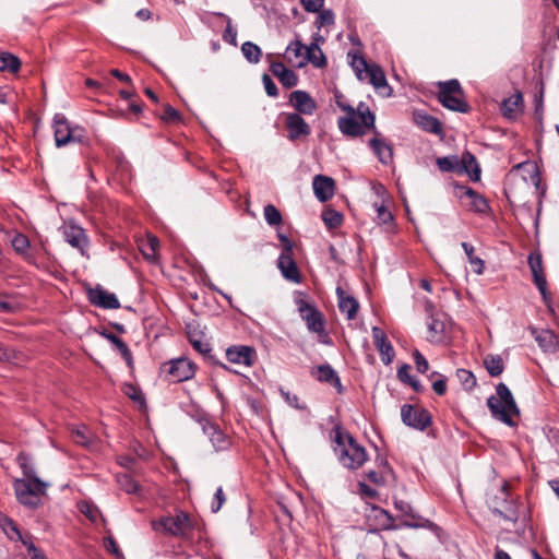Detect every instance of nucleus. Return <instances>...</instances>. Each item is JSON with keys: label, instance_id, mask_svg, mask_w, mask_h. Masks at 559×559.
I'll use <instances>...</instances> for the list:
<instances>
[{"label": "nucleus", "instance_id": "nucleus-1", "mask_svg": "<svg viewBox=\"0 0 559 559\" xmlns=\"http://www.w3.org/2000/svg\"><path fill=\"white\" fill-rule=\"evenodd\" d=\"M521 412L510 389L504 383L496 386L491 395V417L509 427H516Z\"/></svg>", "mask_w": 559, "mask_h": 559}, {"label": "nucleus", "instance_id": "nucleus-2", "mask_svg": "<svg viewBox=\"0 0 559 559\" xmlns=\"http://www.w3.org/2000/svg\"><path fill=\"white\" fill-rule=\"evenodd\" d=\"M335 442L334 451L344 467L357 469L367 461L365 448L358 444L352 436L337 432Z\"/></svg>", "mask_w": 559, "mask_h": 559}, {"label": "nucleus", "instance_id": "nucleus-3", "mask_svg": "<svg viewBox=\"0 0 559 559\" xmlns=\"http://www.w3.org/2000/svg\"><path fill=\"white\" fill-rule=\"evenodd\" d=\"M439 169L447 173L467 175L473 181L480 179V167L476 158L469 152H465L460 158L456 155L439 157L436 160Z\"/></svg>", "mask_w": 559, "mask_h": 559}, {"label": "nucleus", "instance_id": "nucleus-4", "mask_svg": "<svg viewBox=\"0 0 559 559\" xmlns=\"http://www.w3.org/2000/svg\"><path fill=\"white\" fill-rule=\"evenodd\" d=\"M46 487L47 484L39 478H15L13 481V488L17 501L31 509L38 507L40 498L46 491Z\"/></svg>", "mask_w": 559, "mask_h": 559}, {"label": "nucleus", "instance_id": "nucleus-5", "mask_svg": "<svg viewBox=\"0 0 559 559\" xmlns=\"http://www.w3.org/2000/svg\"><path fill=\"white\" fill-rule=\"evenodd\" d=\"M438 99L448 109L466 112L468 105L463 99V91L457 80L438 83Z\"/></svg>", "mask_w": 559, "mask_h": 559}, {"label": "nucleus", "instance_id": "nucleus-6", "mask_svg": "<svg viewBox=\"0 0 559 559\" xmlns=\"http://www.w3.org/2000/svg\"><path fill=\"white\" fill-rule=\"evenodd\" d=\"M499 486L500 488L495 496L493 512L514 523L519 519L518 497L510 492V485L503 479L500 480Z\"/></svg>", "mask_w": 559, "mask_h": 559}, {"label": "nucleus", "instance_id": "nucleus-7", "mask_svg": "<svg viewBox=\"0 0 559 559\" xmlns=\"http://www.w3.org/2000/svg\"><path fill=\"white\" fill-rule=\"evenodd\" d=\"M153 531L174 536H183L191 527V520L185 512L175 516H164L151 522Z\"/></svg>", "mask_w": 559, "mask_h": 559}, {"label": "nucleus", "instance_id": "nucleus-8", "mask_svg": "<svg viewBox=\"0 0 559 559\" xmlns=\"http://www.w3.org/2000/svg\"><path fill=\"white\" fill-rule=\"evenodd\" d=\"M55 142L58 147L71 143L82 142L85 132L80 127H72L67 118L57 114L53 118Z\"/></svg>", "mask_w": 559, "mask_h": 559}, {"label": "nucleus", "instance_id": "nucleus-9", "mask_svg": "<svg viewBox=\"0 0 559 559\" xmlns=\"http://www.w3.org/2000/svg\"><path fill=\"white\" fill-rule=\"evenodd\" d=\"M298 311L302 320L306 321L308 330L317 333L320 341L328 344L329 341L322 338L328 336L324 334V321L321 312L302 299L298 301Z\"/></svg>", "mask_w": 559, "mask_h": 559}, {"label": "nucleus", "instance_id": "nucleus-10", "mask_svg": "<svg viewBox=\"0 0 559 559\" xmlns=\"http://www.w3.org/2000/svg\"><path fill=\"white\" fill-rule=\"evenodd\" d=\"M402 421L412 428L425 430L431 424V416L428 411L405 404L401 408Z\"/></svg>", "mask_w": 559, "mask_h": 559}, {"label": "nucleus", "instance_id": "nucleus-11", "mask_svg": "<svg viewBox=\"0 0 559 559\" xmlns=\"http://www.w3.org/2000/svg\"><path fill=\"white\" fill-rule=\"evenodd\" d=\"M284 123L288 131L287 138L295 142L307 139L311 133L309 123L297 112L283 114Z\"/></svg>", "mask_w": 559, "mask_h": 559}, {"label": "nucleus", "instance_id": "nucleus-12", "mask_svg": "<svg viewBox=\"0 0 559 559\" xmlns=\"http://www.w3.org/2000/svg\"><path fill=\"white\" fill-rule=\"evenodd\" d=\"M373 136L369 140L368 144L379 162L383 165H389L393 162V147L386 141L383 134L374 127L371 129Z\"/></svg>", "mask_w": 559, "mask_h": 559}, {"label": "nucleus", "instance_id": "nucleus-13", "mask_svg": "<svg viewBox=\"0 0 559 559\" xmlns=\"http://www.w3.org/2000/svg\"><path fill=\"white\" fill-rule=\"evenodd\" d=\"M64 240L73 248L78 249L82 255L88 246V238L82 227L73 222L64 223L61 227Z\"/></svg>", "mask_w": 559, "mask_h": 559}, {"label": "nucleus", "instance_id": "nucleus-14", "mask_svg": "<svg viewBox=\"0 0 559 559\" xmlns=\"http://www.w3.org/2000/svg\"><path fill=\"white\" fill-rule=\"evenodd\" d=\"M171 381L182 382L191 379L195 373V366L187 358H178L165 365Z\"/></svg>", "mask_w": 559, "mask_h": 559}, {"label": "nucleus", "instance_id": "nucleus-15", "mask_svg": "<svg viewBox=\"0 0 559 559\" xmlns=\"http://www.w3.org/2000/svg\"><path fill=\"white\" fill-rule=\"evenodd\" d=\"M523 108L524 100L520 91H516L508 98H504L500 105L501 115L510 121L515 120L523 112Z\"/></svg>", "mask_w": 559, "mask_h": 559}, {"label": "nucleus", "instance_id": "nucleus-16", "mask_svg": "<svg viewBox=\"0 0 559 559\" xmlns=\"http://www.w3.org/2000/svg\"><path fill=\"white\" fill-rule=\"evenodd\" d=\"M90 301L103 309H118L120 302L114 293H109L100 286L88 290Z\"/></svg>", "mask_w": 559, "mask_h": 559}, {"label": "nucleus", "instance_id": "nucleus-17", "mask_svg": "<svg viewBox=\"0 0 559 559\" xmlns=\"http://www.w3.org/2000/svg\"><path fill=\"white\" fill-rule=\"evenodd\" d=\"M200 425L204 435H206L215 450H225L228 448L229 441L226 435L218 428L217 425L207 419H201Z\"/></svg>", "mask_w": 559, "mask_h": 559}, {"label": "nucleus", "instance_id": "nucleus-18", "mask_svg": "<svg viewBox=\"0 0 559 559\" xmlns=\"http://www.w3.org/2000/svg\"><path fill=\"white\" fill-rule=\"evenodd\" d=\"M337 126L343 134L352 138L361 136L366 133V129H371L357 121L356 112L338 118Z\"/></svg>", "mask_w": 559, "mask_h": 559}, {"label": "nucleus", "instance_id": "nucleus-19", "mask_svg": "<svg viewBox=\"0 0 559 559\" xmlns=\"http://www.w3.org/2000/svg\"><path fill=\"white\" fill-rule=\"evenodd\" d=\"M528 265L533 274L534 283L543 295L544 299L547 296V282L543 272V262L539 253H531L528 257Z\"/></svg>", "mask_w": 559, "mask_h": 559}, {"label": "nucleus", "instance_id": "nucleus-20", "mask_svg": "<svg viewBox=\"0 0 559 559\" xmlns=\"http://www.w3.org/2000/svg\"><path fill=\"white\" fill-rule=\"evenodd\" d=\"M372 336L374 345L380 353L382 362L384 365H390L394 357V349L391 343L386 340L383 331L377 326L372 328Z\"/></svg>", "mask_w": 559, "mask_h": 559}, {"label": "nucleus", "instance_id": "nucleus-21", "mask_svg": "<svg viewBox=\"0 0 559 559\" xmlns=\"http://www.w3.org/2000/svg\"><path fill=\"white\" fill-rule=\"evenodd\" d=\"M289 102L297 114L312 115L317 108L316 102L305 91H294L289 96Z\"/></svg>", "mask_w": 559, "mask_h": 559}, {"label": "nucleus", "instance_id": "nucleus-22", "mask_svg": "<svg viewBox=\"0 0 559 559\" xmlns=\"http://www.w3.org/2000/svg\"><path fill=\"white\" fill-rule=\"evenodd\" d=\"M367 79L369 80L370 84L373 85V87L382 95V96H390L392 94V88L389 86L385 74L383 70L377 66L371 64L370 69L367 72Z\"/></svg>", "mask_w": 559, "mask_h": 559}, {"label": "nucleus", "instance_id": "nucleus-23", "mask_svg": "<svg viewBox=\"0 0 559 559\" xmlns=\"http://www.w3.org/2000/svg\"><path fill=\"white\" fill-rule=\"evenodd\" d=\"M311 374L320 382H325L334 386L338 393L343 392V386L336 371L328 364L320 365L311 371Z\"/></svg>", "mask_w": 559, "mask_h": 559}, {"label": "nucleus", "instance_id": "nucleus-24", "mask_svg": "<svg viewBox=\"0 0 559 559\" xmlns=\"http://www.w3.org/2000/svg\"><path fill=\"white\" fill-rule=\"evenodd\" d=\"M532 334L544 352L555 353L559 350V337L550 330H532Z\"/></svg>", "mask_w": 559, "mask_h": 559}, {"label": "nucleus", "instance_id": "nucleus-25", "mask_svg": "<svg viewBox=\"0 0 559 559\" xmlns=\"http://www.w3.org/2000/svg\"><path fill=\"white\" fill-rule=\"evenodd\" d=\"M253 353L249 346H233L226 350V357L233 364L249 367L253 364Z\"/></svg>", "mask_w": 559, "mask_h": 559}, {"label": "nucleus", "instance_id": "nucleus-26", "mask_svg": "<svg viewBox=\"0 0 559 559\" xmlns=\"http://www.w3.org/2000/svg\"><path fill=\"white\" fill-rule=\"evenodd\" d=\"M313 190L318 200L325 202L334 194V180L323 175H317L313 179Z\"/></svg>", "mask_w": 559, "mask_h": 559}, {"label": "nucleus", "instance_id": "nucleus-27", "mask_svg": "<svg viewBox=\"0 0 559 559\" xmlns=\"http://www.w3.org/2000/svg\"><path fill=\"white\" fill-rule=\"evenodd\" d=\"M277 266L286 280L294 283L300 282V274L297 264L292 257V253H281L278 257Z\"/></svg>", "mask_w": 559, "mask_h": 559}, {"label": "nucleus", "instance_id": "nucleus-28", "mask_svg": "<svg viewBox=\"0 0 559 559\" xmlns=\"http://www.w3.org/2000/svg\"><path fill=\"white\" fill-rule=\"evenodd\" d=\"M2 526H3L4 533L8 535V537L10 539H15V540L21 542L23 544V546L27 549V551L29 550V545H35L33 543L32 535L22 534L21 531L19 530L16 523L13 520H11L10 518L3 516Z\"/></svg>", "mask_w": 559, "mask_h": 559}, {"label": "nucleus", "instance_id": "nucleus-29", "mask_svg": "<svg viewBox=\"0 0 559 559\" xmlns=\"http://www.w3.org/2000/svg\"><path fill=\"white\" fill-rule=\"evenodd\" d=\"M336 294L338 297L340 311L345 313L348 320L355 319L359 308L357 299L346 295V293L341 287H337Z\"/></svg>", "mask_w": 559, "mask_h": 559}, {"label": "nucleus", "instance_id": "nucleus-30", "mask_svg": "<svg viewBox=\"0 0 559 559\" xmlns=\"http://www.w3.org/2000/svg\"><path fill=\"white\" fill-rule=\"evenodd\" d=\"M414 120H415L416 124L419 128H421L424 131H427V132H430L433 134H440L442 131L440 121L437 118L429 116L425 112L415 111Z\"/></svg>", "mask_w": 559, "mask_h": 559}, {"label": "nucleus", "instance_id": "nucleus-31", "mask_svg": "<svg viewBox=\"0 0 559 559\" xmlns=\"http://www.w3.org/2000/svg\"><path fill=\"white\" fill-rule=\"evenodd\" d=\"M305 60L311 62L317 68L326 64V59L318 43H311L309 46H305Z\"/></svg>", "mask_w": 559, "mask_h": 559}, {"label": "nucleus", "instance_id": "nucleus-32", "mask_svg": "<svg viewBox=\"0 0 559 559\" xmlns=\"http://www.w3.org/2000/svg\"><path fill=\"white\" fill-rule=\"evenodd\" d=\"M159 248V241L157 237L153 235H148L146 240L143 241L140 246L141 252L144 258L151 262L156 261L157 259V250Z\"/></svg>", "mask_w": 559, "mask_h": 559}, {"label": "nucleus", "instance_id": "nucleus-33", "mask_svg": "<svg viewBox=\"0 0 559 559\" xmlns=\"http://www.w3.org/2000/svg\"><path fill=\"white\" fill-rule=\"evenodd\" d=\"M348 58H352L350 66L354 69L357 78L362 81L367 79V72L370 69L371 64H368L364 57L350 53L347 55Z\"/></svg>", "mask_w": 559, "mask_h": 559}, {"label": "nucleus", "instance_id": "nucleus-34", "mask_svg": "<svg viewBox=\"0 0 559 559\" xmlns=\"http://www.w3.org/2000/svg\"><path fill=\"white\" fill-rule=\"evenodd\" d=\"M24 359L25 356L23 353L7 347L2 343H0V361L20 365L21 362L24 361Z\"/></svg>", "mask_w": 559, "mask_h": 559}, {"label": "nucleus", "instance_id": "nucleus-35", "mask_svg": "<svg viewBox=\"0 0 559 559\" xmlns=\"http://www.w3.org/2000/svg\"><path fill=\"white\" fill-rule=\"evenodd\" d=\"M20 67L21 61L16 56L9 52L0 53V71L15 73L19 71Z\"/></svg>", "mask_w": 559, "mask_h": 559}, {"label": "nucleus", "instance_id": "nucleus-36", "mask_svg": "<svg viewBox=\"0 0 559 559\" xmlns=\"http://www.w3.org/2000/svg\"><path fill=\"white\" fill-rule=\"evenodd\" d=\"M462 248L464 249V251L467 255V259L472 266V270L477 274H481L484 272V267H485L484 260L474 255V247L472 245H469L467 242H462Z\"/></svg>", "mask_w": 559, "mask_h": 559}, {"label": "nucleus", "instance_id": "nucleus-37", "mask_svg": "<svg viewBox=\"0 0 559 559\" xmlns=\"http://www.w3.org/2000/svg\"><path fill=\"white\" fill-rule=\"evenodd\" d=\"M461 189H463L464 194L468 199H471V206L473 210H475L476 212H485L488 209L489 204L485 198L476 194V192L474 190H472L471 188L462 187Z\"/></svg>", "mask_w": 559, "mask_h": 559}, {"label": "nucleus", "instance_id": "nucleus-38", "mask_svg": "<svg viewBox=\"0 0 559 559\" xmlns=\"http://www.w3.org/2000/svg\"><path fill=\"white\" fill-rule=\"evenodd\" d=\"M104 335L120 352L121 356L127 361V364L131 365V362H132V354H131L129 347L127 346V344L120 337L115 335L114 333H105Z\"/></svg>", "mask_w": 559, "mask_h": 559}, {"label": "nucleus", "instance_id": "nucleus-39", "mask_svg": "<svg viewBox=\"0 0 559 559\" xmlns=\"http://www.w3.org/2000/svg\"><path fill=\"white\" fill-rule=\"evenodd\" d=\"M241 51H242L245 58L250 63H258L262 56V51H261L260 47L258 45L253 44L252 41L243 43L241 46Z\"/></svg>", "mask_w": 559, "mask_h": 559}, {"label": "nucleus", "instance_id": "nucleus-40", "mask_svg": "<svg viewBox=\"0 0 559 559\" xmlns=\"http://www.w3.org/2000/svg\"><path fill=\"white\" fill-rule=\"evenodd\" d=\"M16 462H17L19 466L21 467L23 475L25 476L24 479L38 478L35 475V471L32 465V460L28 454H26L24 452L19 453V455L16 457Z\"/></svg>", "mask_w": 559, "mask_h": 559}, {"label": "nucleus", "instance_id": "nucleus-41", "mask_svg": "<svg viewBox=\"0 0 559 559\" xmlns=\"http://www.w3.org/2000/svg\"><path fill=\"white\" fill-rule=\"evenodd\" d=\"M117 481L120 489H122L127 493L139 495L141 491L139 484L128 474L119 475L117 477Z\"/></svg>", "mask_w": 559, "mask_h": 559}, {"label": "nucleus", "instance_id": "nucleus-42", "mask_svg": "<svg viewBox=\"0 0 559 559\" xmlns=\"http://www.w3.org/2000/svg\"><path fill=\"white\" fill-rule=\"evenodd\" d=\"M428 331L431 338H437L445 330V322L438 316L431 314L428 321Z\"/></svg>", "mask_w": 559, "mask_h": 559}, {"label": "nucleus", "instance_id": "nucleus-43", "mask_svg": "<svg viewBox=\"0 0 559 559\" xmlns=\"http://www.w3.org/2000/svg\"><path fill=\"white\" fill-rule=\"evenodd\" d=\"M357 115L359 116V118L361 119V122L365 126L371 127V129H374L376 117L365 103L360 102L359 105L357 106Z\"/></svg>", "mask_w": 559, "mask_h": 559}, {"label": "nucleus", "instance_id": "nucleus-44", "mask_svg": "<svg viewBox=\"0 0 559 559\" xmlns=\"http://www.w3.org/2000/svg\"><path fill=\"white\" fill-rule=\"evenodd\" d=\"M79 510L92 522L96 523L102 518L98 508L90 502L82 501L79 503Z\"/></svg>", "mask_w": 559, "mask_h": 559}, {"label": "nucleus", "instance_id": "nucleus-45", "mask_svg": "<svg viewBox=\"0 0 559 559\" xmlns=\"http://www.w3.org/2000/svg\"><path fill=\"white\" fill-rule=\"evenodd\" d=\"M318 13L319 14L314 22V25L318 29L325 27V26H331L335 23V15L332 10H330V9L322 10L321 9L320 12H318Z\"/></svg>", "mask_w": 559, "mask_h": 559}, {"label": "nucleus", "instance_id": "nucleus-46", "mask_svg": "<svg viewBox=\"0 0 559 559\" xmlns=\"http://www.w3.org/2000/svg\"><path fill=\"white\" fill-rule=\"evenodd\" d=\"M263 214L266 223L271 226H276L282 223V214L273 204L265 205Z\"/></svg>", "mask_w": 559, "mask_h": 559}, {"label": "nucleus", "instance_id": "nucleus-47", "mask_svg": "<svg viewBox=\"0 0 559 559\" xmlns=\"http://www.w3.org/2000/svg\"><path fill=\"white\" fill-rule=\"evenodd\" d=\"M322 219L329 228H336L342 224L343 216L335 210L324 211Z\"/></svg>", "mask_w": 559, "mask_h": 559}, {"label": "nucleus", "instance_id": "nucleus-48", "mask_svg": "<svg viewBox=\"0 0 559 559\" xmlns=\"http://www.w3.org/2000/svg\"><path fill=\"white\" fill-rule=\"evenodd\" d=\"M456 377L465 390H471L476 384L475 376L468 370L459 369Z\"/></svg>", "mask_w": 559, "mask_h": 559}, {"label": "nucleus", "instance_id": "nucleus-49", "mask_svg": "<svg viewBox=\"0 0 559 559\" xmlns=\"http://www.w3.org/2000/svg\"><path fill=\"white\" fill-rule=\"evenodd\" d=\"M11 243L13 249L21 254H24L29 248V240L23 234H15L11 240Z\"/></svg>", "mask_w": 559, "mask_h": 559}, {"label": "nucleus", "instance_id": "nucleus-50", "mask_svg": "<svg viewBox=\"0 0 559 559\" xmlns=\"http://www.w3.org/2000/svg\"><path fill=\"white\" fill-rule=\"evenodd\" d=\"M376 212H377V222L381 225H389L393 221L392 213L385 207L383 204H374Z\"/></svg>", "mask_w": 559, "mask_h": 559}, {"label": "nucleus", "instance_id": "nucleus-51", "mask_svg": "<svg viewBox=\"0 0 559 559\" xmlns=\"http://www.w3.org/2000/svg\"><path fill=\"white\" fill-rule=\"evenodd\" d=\"M218 16H222L226 20L227 26L224 32L223 38L225 41L236 45V38H237V32L231 25V20L229 16L225 15L224 13H215Z\"/></svg>", "mask_w": 559, "mask_h": 559}, {"label": "nucleus", "instance_id": "nucleus-52", "mask_svg": "<svg viewBox=\"0 0 559 559\" xmlns=\"http://www.w3.org/2000/svg\"><path fill=\"white\" fill-rule=\"evenodd\" d=\"M72 438L75 443L87 447L91 442V433L87 428L75 429L72 432Z\"/></svg>", "mask_w": 559, "mask_h": 559}, {"label": "nucleus", "instance_id": "nucleus-53", "mask_svg": "<svg viewBox=\"0 0 559 559\" xmlns=\"http://www.w3.org/2000/svg\"><path fill=\"white\" fill-rule=\"evenodd\" d=\"M278 80L283 84V86L290 88L297 85L298 76L293 70L287 69L285 72L282 73Z\"/></svg>", "mask_w": 559, "mask_h": 559}, {"label": "nucleus", "instance_id": "nucleus-54", "mask_svg": "<svg viewBox=\"0 0 559 559\" xmlns=\"http://www.w3.org/2000/svg\"><path fill=\"white\" fill-rule=\"evenodd\" d=\"M305 50L304 44L296 39L290 41V44L286 48V53L290 57L293 56L296 59H299L302 56V51Z\"/></svg>", "mask_w": 559, "mask_h": 559}, {"label": "nucleus", "instance_id": "nucleus-55", "mask_svg": "<svg viewBox=\"0 0 559 559\" xmlns=\"http://www.w3.org/2000/svg\"><path fill=\"white\" fill-rule=\"evenodd\" d=\"M225 501H226V496L223 491V488L218 487L214 495L213 501L211 503L212 512L217 513L221 510V508L223 507V504L225 503Z\"/></svg>", "mask_w": 559, "mask_h": 559}, {"label": "nucleus", "instance_id": "nucleus-56", "mask_svg": "<svg viewBox=\"0 0 559 559\" xmlns=\"http://www.w3.org/2000/svg\"><path fill=\"white\" fill-rule=\"evenodd\" d=\"M189 341L191 345L201 354H207L211 350L210 344L197 337L193 334H189Z\"/></svg>", "mask_w": 559, "mask_h": 559}, {"label": "nucleus", "instance_id": "nucleus-57", "mask_svg": "<svg viewBox=\"0 0 559 559\" xmlns=\"http://www.w3.org/2000/svg\"><path fill=\"white\" fill-rule=\"evenodd\" d=\"M17 304L7 295H0V312H14Z\"/></svg>", "mask_w": 559, "mask_h": 559}, {"label": "nucleus", "instance_id": "nucleus-58", "mask_svg": "<svg viewBox=\"0 0 559 559\" xmlns=\"http://www.w3.org/2000/svg\"><path fill=\"white\" fill-rule=\"evenodd\" d=\"M301 5L307 12H320L324 5V0H300Z\"/></svg>", "mask_w": 559, "mask_h": 559}, {"label": "nucleus", "instance_id": "nucleus-59", "mask_svg": "<svg viewBox=\"0 0 559 559\" xmlns=\"http://www.w3.org/2000/svg\"><path fill=\"white\" fill-rule=\"evenodd\" d=\"M262 82H263L265 92L269 96L276 97L278 95V90L269 74H263Z\"/></svg>", "mask_w": 559, "mask_h": 559}, {"label": "nucleus", "instance_id": "nucleus-60", "mask_svg": "<svg viewBox=\"0 0 559 559\" xmlns=\"http://www.w3.org/2000/svg\"><path fill=\"white\" fill-rule=\"evenodd\" d=\"M504 370V362L500 356H491V377L500 376Z\"/></svg>", "mask_w": 559, "mask_h": 559}, {"label": "nucleus", "instance_id": "nucleus-61", "mask_svg": "<svg viewBox=\"0 0 559 559\" xmlns=\"http://www.w3.org/2000/svg\"><path fill=\"white\" fill-rule=\"evenodd\" d=\"M414 360L418 372L425 373L428 370V361L418 350L414 352Z\"/></svg>", "mask_w": 559, "mask_h": 559}, {"label": "nucleus", "instance_id": "nucleus-62", "mask_svg": "<svg viewBox=\"0 0 559 559\" xmlns=\"http://www.w3.org/2000/svg\"><path fill=\"white\" fill-rule=\"evenodd\" d=\"M162 118L166 121H176L179 119V112L170 105H166Z\"/></svg>", "mask_w": 559, "mask_h": 559}, {"label": "nucleus", "instance_id": "nucleus-63", "mask_svg": "<svg viewBox=\"0 0 559 559\" xmlns=\"http://www.w3.org/2000/svg\"><path fill=\"white\" fill-rule=\"evenodd\" d=\"M409 371H411V366L409 365H403L399 368L397 370V377L399 379L404 382V383H407L408 381H411V379L413 378L411 374H409Z\"/></svg>", "mask_w": 559, "mask_h": 559}, {"label": "nucleus", "instance_id": "nucleus-64", "mask_svg": "<svg viewBox=\"0 0 559 559\" xmlns=\"http://www.w3.org/2000/svg\"><path fill=\"white\" fill-rule=\"evenodd\" d=\"M27 552L31 559H47L44 551L37 548L35 545H29V550Z\"/></svg>", "mask_w": 559, "mask_h": 559}]
</instances>
